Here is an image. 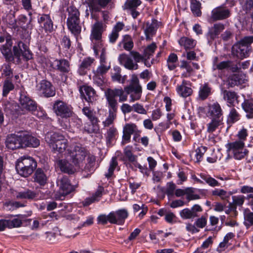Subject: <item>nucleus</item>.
Instances as JSON below:
<instances>
[{
	"instance_id": "nucleus-30",
	"label": "nucleus",
	"mask_w": 253,
	"mask_h": 253,
	"mask_svg": "<svg viewBox=\"0 0 253 253\" xmlns=\"http://www.w3.org/2000/svg\"><path fill=\"white\" fill-rule=\"evenodd\" d=\"M115 221L114 224L121 225L124 223L125 220L127 217L128 213L127 210L122 209L114 212Z\"/></svg>"
},
{
	"instance_id": "nucleus-51",
	"label": "nucleus",
	"mask_w": 253,
	"mask_h": 253,
	"mask_svg": "<svg viewBox=\"0 0 253 253\" xmlns=\"http://www.w3.org/2000/svg\"><path fill=\"white\" fill-rule=\"evenodd\" d=\"M201 177L211 187H214L220 185V183L210 175L203 174L201 175Z\"/></svg>"
},
{
	"instance_id": "nucleus-27",
	"label": "nucleus",
	"mask_w": 253,
	"mask_h": 253,
	"mask_svg": "<svg viewBox=\"0 0 253 253\" xmlns=\"http://www.w3.org/2000/svg\"><path fill=\"white\" fill-rule=\"evenodd\" d=\"M86 158H87V162L84 166V165H83V169H80V170L91 173L95 170L94 166L95 165L96 158L94 155L90 154L89 152Z\"/></svg>"
},
{
	"instance_id": "nucleus-62",
	"label": "nucleus",
	"mask_w": 253,
	"mask_h": 253,
	"mask_svg": "<svg viewBox=\"0 0 253 253\" xmlns=\"http://www.w3.org/2000/svg\"><path fill=\"white\" fill-rule=\"evenodd\" d=\"M61 45L63 49L68 51L71 47V42L69 37L64 36L61 41Z\"/></svg>"
},
{
	"instance_id": "nucleus-63",
	"label": "nucleus",
	"mask_w": 253,
	"mask_h": 253,
	"mask_svg": "<svg viewBox=\"0 0 253 253\" xmlns=\"http://www.w3.org/2000/svg\"><path fill=\"white\" fill-rule=\"evenodd\" d=\"M211 88L208 83H205L202 85L200 88L199 95H209L211 93Z\"/></svg>"
},
{
	"instance_id": "nucleus-36",
	"label": "nucleus",
	"mask_w": 253,
	"mask_h": 253,
	"mask_svg": "<svg viewBox=\"0 0 253 253\" xmlns=\"http://www.w3.org/2000/svg\"><path fill=\"white\" fill-rule=\"evenodd\" d=\"M178 42L186 50L192 49L196 45V42L194 40L186 37L181 38Z\"/></svg>"
},
{
	"instance_id": "nucleus-59",
	"label": "nucleus",
	"mask_w": 253,
	"mask_h": 253,
	"mask_svg": "<svg viewBox=\"0 0 253 253\" xmlns=\"http://www.w3.org/2000/svg\"><path fill=\"white\" fill-rule=\"evenodd\" d=\"M19 106L16 103H8L5 105V111L10 115H15L16 111L18 110Z\"/></svg>"
},
{
	"instance_id": "nucleus-37",
	"label": "nucleus",
	"mask_w": 253,
	"mask_h": 253,
	"mask_svg": "<svg viewBox=\"0 0 253 253\" xmlns=\"http://www.w3.org/2000/svg\"><path fill=\"white\" fill-rule=\"evenodd\" d=\"M10 46L5 44L3 45L0 48L1 52L7 62H13L14 60L15 57L12 54Z\"/></svg>"
},
{
	"instance_id": "nucleus-18",
	"label": "nucleus",
	"mask_w": 253,
	"mask_h": 253,
	"mask_svg": "<svg viewBox=\"0 0 253 253\" xmlns=\"http://www.w3.org/2000/svg\"><path fill=\"white\" fill-rule=\"evenodd\" d=\"M118 59L120 63L128 70H137L138 68V64L134 63L132 59L126 53L120 54Z\"/></svg>"
},
{
	"instance_id": "nucleus-39",
	"label": "nucleus",
	"mask_w": 253,
	"mask_h": 253,
	"mask_svg": "<svg viewBox=\"0 0 253 253\" xmlns=\"http://www.w3.org/2000/svg\"><path fill=\"white\" fill-rule=\"evenodd\" d=\"M244 81V79L242 75L240 74H234L229 78L228 84L230 86L232 87L243 83Z\"/></svg>"
},
{
	"instance_id": "nucleus-40",
	"label": "nucleus",
	"mask_w": 253,
	"mask_h": 253,
	"mask_svg": "<svg viewBox=\"0 0 253 253\" xmlns=\"http://www.w3.org/2000/svg\"><path fill=\"white\" fill-rule=\"evenodd\" d=\"M37 196L35 192L29 189H25L23 191L19 192L17 193L16 197L18 199H33Z\"/></svg>"
},
{
	"instance_id": "nucleus-12",
	"label": "nucleus",
	"mask_w": 253,
	"mask_h": 253,
	"mask_svg": "<svg viewBox=\"0 0 253 253\" xmlns=\"http://www.w3.org/2000/svg\"><path fill=\"white\" fill-rule=\"evenodd\" d=\"M101 22H95L92 27L90 39L92 42H102V35L104 32Z\"/></svg>"
},
{
	"instance_id": "nucleus-28",
	"label": "nucleus",
	"mask_w": 253,
	"mask_h": 253,
	"mask_svg": "<svg viewBox=\"0 0 253 253\" xmlns=\"http://www.w3.org/2000/svg\"><path fill=\"white\" fill-rule=\"evenodd\" d=\"M94 61V59L88 57L85 58L81 63L78 69V72L81 75L86 74L87 70L89 69L92 63Z\"/></svg>"
},
{
	"instance_id": "nucleus-43",
	"label": "nucleus",
	"mask_w": 253,
	"mask_h": 253,
	"mask_svg": "<svg viewBox=\"0 0 253 253\" xmlns=\"http://www.w3.org/2000/svg\"><path fill=\"white\" fill-rule=\"evenodd\" d=\"M186 84V82L183 81L182 84L177 87V92L180 95H191L192 94V89L190 87L187 86Z\"/></svg>"
},
{
	"instance_id": "nucleus-54",
	"label": "nucleus",
	"mask_w": 253,
	"mask_h": 253,
	"mask_svg": "<svg viewBox=\"0 0 253 253\" xmlns=\"http://www.w3.org/2000/svg\"><path fill=\"white\" fill-rule=\"evenodd\" d=\"M117 117V113L113 112L111 111H109V115L104 122L103 124L104 127H108L114 123V120Z\"/></svg>"
},
{
	"instance_id": "nucleus-34",
	"label": "nucleus",
	"mask_w": 253,
	"mask_h": 253,
	"mask_svg": "<svg viewBox=\"0 0 253 253\" xmlns=\"http://www.w3.org/2000/svg\"><path fill=\"white\" fill-rule=\"evenodd\" d=\"M115 215L114 214V211L111 212L108 215L106 214H100L99 215L97 218V222L98 224H101L102 225L106 224L108 222L111 224H114V223H116L115 221Z\"/></svg>"
},
{
	"instance_id": "nucleus-45",
	"label": "nucleus",
	"mask_w": 253,
	"mask_h": 253,
	"mask_svg": "<svg viewBox=\"0 0 253 253\" xmlns=\"http://www.w3.org/2000/svg\"><path fill=\"white\" fill-rule=\"evenodd\" d=\"M68 12L67 19H77L80 18V13L74 5H70L67 9Z\"/></svg>"
},
{
	"instance_id": "nucleus-29",
	"label": "nucleus",
	"mask_w": 253,
	"mask_h": 253,
	"mask_svg": "<svg viewBox=\"0 0 253 253\" xmlns=\"http://www.w3.org/2000/svg\"><path fill=\"white\" fill-rule=\"evenodd\" d=\"M242 106L246 113V117L249 119H253V99H245Z\"/></svg>"
},
{
	"instance_id": "nucleus-10",
	"label": "nucleus",
	"mask_w": 253,
	"mask_h": 253,
	"mask_svg": "<svg viewBox=\"0 0 253 253\" xmlns=\"http://www.w3.org/2000/svg\"><path fill=\"white\" fill-rule=\"evenodd\" d=\"M58 184L60 190L62 191V195L59 198L62 200V197H64L65 195H68L75 190L76 187L71 184L68 177L64 176L58 180Z\"/></svg>"
},
{
	"instance_id": "nucleus-44",
	"label": "nucleus",
	"mask_w": 253,
	"mask_h": 253,
	"mask_svg": "<svg viewBox=\"0 0 253 253\" xmlns=\"http://www.w3.org/2000/svg\"><path fill=\"white\" fill-rule=\"evenodd\" d=\"M222 119H212L211 122L207 125V131L212 133L221 124Z\"/></svg>"
},
{
	"instance_id": "nucleus-60",
	"label": "nucleus",
	"mask_w": 253,
	"mask_h": 253,
	"mask_svg": "<svg viewBox=\"0 0 253 253\" xmlns=\"http://www.w3.org/2000/svg\"><path fill=\"white\" fill-rule=\"evenodd\" d=\"M110 68V65L107 66L106 64L100 63V65L97 68L96 71L97 76H102L106 74Z\"/></svg>"
},
{
	"instance_id": "nucleus-22",
	"label": "nucleus",
	"mask_w": 253,
	"mask_h": 253,
	"mask_svg": "<svg viewBox=\"0 0 253 253\" xmlns=\"http://www.w3.org/2000/svg\"><path fill=\"white\" fill-rule=\"evenodd\" d=\"M39 89L43 95H55V87L47 81L43 80L41 82Z\"/></svg>"
},
{
	"instance_id": "nucleus-56",
	"label": "nucleus",
	"mask_w": 253,
	"mask_h": 253,
	"mask_svg": "<svg viewBox=\"0 0 253 253\" xmlns=\"http://www.w3.org/2000/svg\"><path fill=\"white\" fill-rule=\"evenodd\" d=\"M82 111L84 114L88 118L90 122H95L96 121L98 120L94 113L87 107H84Z\"/></svg>"
},
{
	"instance_id": "nucleus-32",
	"label": "nucleus",
	"mask_w": 253,
	"mask_h": 253,
	"mask_svg": "<svg viewBox=\"0 0 253 253\" xmlns=\"http://www.w3.org/2000/svg\"><path fill=\"white\" fill-rule=\"evenodd\" d=\"M244 215V225L247 229H249L253 226V211H251L250 209L246 208L243 211Z\"/></svg>"
},
{
	"instance_id": "nucleus-52",
	"label": "nucleus",
	"mask_w": 253,
	"mask_h": 253,
	"mask_svg": "<svg viewBox=\"0 0 253 253\" xmlns=\"http://www.w3.org/2000/svg\"><path fill=\"white\" fill-rule=\"evenodd\" d=\"M232 202L230 203L237 209V207H242L245 201V197L244 195L233 196L232 197Z\"/></svg>"
},
{
	"instance_id": "nucleus-16",
	"label": "nucleus",
	"mask_w": 253,
	"mask_h": 253,
	"mask_svg": "<svg viewBox=\"0 0 253 253\" xmlns=\"http://www.w3.org/2000/svg\"><path fill=\"white\" fill-rule=\"evenodd\" d=\"M125 91L128 94L132 93L135 94H141L142 87L136 75H133L132 76L130 84L128 86L125 87Z\"/></svg>"
},
{
	"instance_id": "nucleus-33",
	"label": "nucleus",
	"mask_w": 253,
	"mask_h": 253,
	"mask_svg": "<svg viewBox=\"0 0 253 253\" xmlns=\"http://www.w3.org/2000/svg\"><path fill=\"white\" fill-rule=\"evenodd\" d=\"M34 181L38 183L41 185H44L47 181V176L42 169H38L34 175Z\"/></svg>"
},
{
	"instance_id": "nucleus-26",
	"label": "nucleus",
	"mask_w": 253,
	"mask_h": 253,
	"mask_svg": "<svg viewBox=\"0 0 253 253\" xmlns=\"http://www.w3.org/2000/svg\"><path fill=\"white\" fill-rule=\"evenodd\" d=\"M157 28L158 23L157 20L156 19H152L151 23L147 22L146 23V29H145L144 33L147 40L151 39V37L155 33Z\"/></svg>"
},
{
	"instance_id": "nucleus-14",
	"label": "nucleus",
	"mask_w": 253,
	"mask_h": 253,
	"mask_svg": "<svg viewBox=\"0 0 253 253\" xmlns=\"http://www.w3.org/2000/svg\"><path fill=\"white\" fill-rule=\"evenodd\" d=\"M250 51V48L237 42L232 46L231 52L234 57L243 59L249 56Z\"/></svg>"
},
{
	"instance_id": "nucleus-53",
	"label": "nucleus",
	"mask_w": 253,
	"mask_h": 253,
	"mask_svg": "<svg viewBox=\"0 0 253 253\" xmlns=\"http://www.w3.org/2000/svg\"><path fill=\"white\" fill-rule=\"evenodd\" d=\"M118 166V162L116 157H113L110 163L108 171L105 175L107 178H110L113 174L114 171Z\"/></svg>"
},
{
	"instance_id": "nucleus-20",
	"label": "nucleus",
	"mask_w": 253,
	"mask_h": 253,
	"mask_svg": "<svg viewBox=\"0 0 253 253\" xmlns=\"http://www.w3.org/2000/svg\"><path fill=\"white\" fill-rule=\"evenodd\" d=\"M19 101L21 107L27 110L34 111L37 109V103L28 96H20Z\"/></svg>"
},
{
	"instance_id": "nucleus-13",
	"label": "nucleus",
	"mask_w": 253,
	"mask_h": 253,
	"mask_svg": "<svg viewBox=\"0 0 253 253\" xmlns=\"http://www.w3.org/2000/svg\"><path fill=\"white\" fill-rule=\"evenodd\" d=\"M231 13L230 10L224 6H218L211 11V19L212 21L223 20L229 18Z\"/></svg>"
},
{
	"instance_id": "nucleus-24",
	"label": "nucleus",
	"mask_w": 253,
	"mask_h": 253,
	"mask_svg": "<svg viewBox=\"0 0 253 253\" xmlns=\"http://www.w3.org/2000/svg\"><path fill=\"white\" fill-rule=\"evenodd\" d=\"M125 26L123 22H117L114 26L111 33L109 35V41L111 43L116 42L119 36V32L122 31Z\"/></svg>"
},
{
	"instance_id": "nucleus-17",
	"label": "nucleus",
	"mask_w": 253,
	"mask_h": 253,
	"mask_svg": "<svg viewBox=\"0 0 253 253\" xmlns=\"http://www.w3.org/2000/svg\"><path fill=\"white\" fill-rule=\"evenodd\" d=\"M57 164L61 170L64 173L73 174L75 171L80 170L73 164L65 159L59 160Z\"/></svg>"
},
{
	"instance_id": "nucleus-11",
	"label": "nucleus",
	"mask_w": 253,
	"mask_h": 253,
	"mask_svg": "<svg viewBox=\"0 0 253 253\" xmlns=\"http://www.w3.org/2000/svg\"><path fill=\"white\" fill-rule=\"evenodd\" d=\"M203 211L202 208L199 205H194L191 209L185 208L180 212V215L182 219H193L199 216V213Z\"/></svg>"
},
{
	"instance_id": "nucleus-1",
	"label": "nucleus",
	"mask_w": 253,
	"mask_h": 253,
	"mask_svg": "<svg viewBox=\"0 0 253 253\" xmlns=\"http://www.w3.org/2000/svg\"><path fill=\"white\" fill-rule=\"evenodd\" d=\"M69 161L77 168L83 169L85 158L89 154V151L80 143H76L67 150Z\"/></svg>"
},
{
	"instance_id": "nucleus-25",
	"label": "nucleus",
	"mask_w": 253,
	"mask_h": 253,
	"mask_svg": "<svg viewBox=\"0 0 253 253\" xmlns=\"http://www.w3.org/2000/svg\"><path fill=\"white\" fill-rule=\"evenodd\" d=\"M24 132L25 148L31 147L36 148L40 145V140L27 132Z\"/></svg>"
},
{
	"instance_id": "nucleus-42",
	"label": "nucleus",
	"mask_w": 253,
	"mask_h": 253,
	"mask_svg": "<svg viewBox=\"0 0 253 253\" xmlns=\"http://www.w3.org/2000/svg\"><path fill=\"white\" fill-rule=\"evenodd\" d=\"M117 133V128L114 126L108 129L106 135L107 143L111 144L112 142L116 139Z\"/></svg>"
},
{
	"instance_id": "nucleus-15",
	"label": "nucleus",
	"mask_w": 253,
	"mask_h": 253,
	"mask_svg": "<svg viewBox=\"0 0 253 253\" xmlns=\"http://www.w3.org/2000/svg\"><path fill=\"white\" fill-rule=\"evenodd\" d=\"M38 21L40 26L46 33H51L53 30V23L49 14L40 15Z\"/></svg>"
},
{
	"instance_id": "nucleus-61",
	"label": "nucleus",
	"mask_w": 253,
	"mask_h": 253,
	"mask_svg": "<svg viewBox=\"0 0 253 253\" xmlns=\"http://www.w3.org/2000/svg\"><path fill=\"white\" fill-rule=\"evenodd\" d=\"M14 89V85L10 80L4 81L3 86V95L7 94L10 90Z\"/></svg>"
},
{
	"instance_id": "nucleus-48",
	"label": "nucleus",
	"mask_w": 253,
	"mask_h": 253,
	"mask_svg": "<svg viewBox=\"0 0 253 253\" xmlns=\"http://www.w3.org/2000/svg\"><path fill=\"white\" fill-rule=\"evenodd\" d=\"M91 124H86L84 129L88 133H96L99 130L98 120L95 122H90Z\"/></svg>"
},
{
	"instance_id": "nucleus-55",
	"label": "nucleus",
	"mask_w": 253,
	"mask_h": 253,
	"mask_svg": "<svg viewBox=\"0 0 253 253\" xmlns=\"http://www.w3.org/2000/svg\"><path fill=\"white\" fill-rule=\"evenodd\" d=\"M79 91L81 95H94L95 94L94 89L90 86L87 85H83L79 88Z\"/></svg>"
},
{
	"instance_id": "nucleus-50",
	"label": "nucleus",
	"mask_w": 253,
	"mask_h": 253,
	"mask_svg": "<svg viewBox=\"0 0 253 253\" xmlns=\"http://www.w3.org/2000/svg\"><path fill=\"white\" fill-rule=\"evenodd\" d=\"M240 114L235 108H232L228 116L227 123L233 124L240 119Z\"/></svg>"
},
{
	"instance_id": "nucleus-41",
	"label": "nucleus",
	"mask_w": 253,
	"mask_h": 253,
	"mask_svg": "<svg viewBox=\"0 0 253 253\" xmlns=\"http://www.w3.org/2000/svg\"><path fill=\"white\" fill-rule=\"evenodd\" d=\"M157 48V46L155 42H152L151 44L147 45L143 51V55L145 60L149 59L152 56Z\"/></svg>"
},
{
	"instance_id": "nucleus-35",
	"label": "nucleus",
	"mask_w": 253,
	"mask_h": 253,
	"mask_svg": "<svg viewBox=\"0 0 253 253\" xmlns=\"http://www.w3.org/2000/svg\"><path fill=\"white\" fill-rule=\"evenodd\" d=\"M232 194L231 192H227L223 189L215 188L211 191L212 196L218 197L223 201H227Z\"/></svg>"
},
{
	"instance_id": "nucleus-46",
	"label": "nucleus",
	"mask_w": 253,
	"mask_h": 253,
	"mask_svg": "<svg viewBox=\"0 0 253 253\" xmlns=\"http://www.w3.org/2000/svg\"><path fill=\"white\" fill-rule=\"evenodd\" d=\"M191 10L193 14L196 16H200L202 12L200 10L201 3L197 0H191Z\"/></svg>"
},
{
	"instance_id": "nucleus-2",
	"label": "nucleus",
	"mask_w": 253,
	"mask_h": 253,
	"mask_svg": "<svg viewBox=\"0 0 253 253\" xmlns=\"http://www.w3.org/2000/svg\"><path fill=\"white\" fill-rule=\"evenodd\" d=\"M45 140L53 151L59 153H63L68 144V140L65 136L61 133L57 132L47 133Z\"/></svg>"
},
{
	"instance_id": "nucleus-47",
	"label": "nucleus",
	"mask_w": 253,
	"mask_h": 253,
	"mask_svg": "<svg viewBox=\"0 0 253 253\" xmlns=\"http://www.w3.org/2000/svg\"><path fill=\"white\" fill-rule=\"evenodd\" d=\"M116 96H106V99L108 101L110 109L109 111L117 113L118 110L117 100L115 99Z\"/></svg>"
},
{
	"instance_id": "nucleus-6",
	"label": "nucleus",
	"mask_w": 253,
	"mask_h": 253,
	"mask_svg": "<svg viewBox=\"0 0 253 253\" xmlns=\"http://www.w3.org/2000/svg\"><path fill=\"white\" fill-rule=\"evenodd\" d=\"M53 110L57 116L62 118H70L73 113L72 107L61 100H57L54 102Z\"/></svg>"
},
{
	"instance_id": "nucleus-9",
	"label": "nucleus",
	"mask_w": 253,
	"mask_h": 253,
	"mask_svg": "<svg viewBox=\"0 0 253 253\" xmlns=\"http://www.w3.org/2000/svg\"><path fill=\"white\" fill-rule=\"evenodd\" d=\"M224 24L221 23L214 24L209 28L208 32L206 34L208 43L211 44L214 40L218 37L220 33L224 30Z\"/></svg>"
},
{
	"instance_id": "nucleus-49",
	"label": "nucleus",
	"mask_w": 253,
	"mask_h": 253,
	"mask_svg": "<svg viewBox=\"0 0 253 253\" xmlns=\"http://www.w3.org/2000/svg\"><path fill=\"white\" fill-rule=\"evenodd\" d=\"M233 62L230 60L222 61L216 65V69L219 70H222L230 68L232 71H235L238 68L236 66L231 68Z\"/></svg>"
},
{
	"instance_id": "nucleus-64",
	"label": "nucleus",
	"mask_w": 253,
	"mask_h": 253,
	"mask_svg": "<svg viewBox=\"0 0 253 253\" xmlns=\"http://www.w3.org/2000/svg\"><path fill=\"white\" fill-rule=\"evenodd\" d=\"M194 223L197 228H203L207 225V218L204 216H202L201 217L197 218Z\"/></svg>"
},
{
	"instance_id": "nucleus-23",
	"label": "nucleus",
	"mask_w": 253,
	"mask_h": 253,
	"mask_svg": "<svg viewBox=\"0 0 253 253\" xmlns=\"http://www.w3.org/2000/svg\"><path fill=\"white\" fill-rule=\"evenodd\" d=\"M208 114L212 119H222V110L218 103H214L209 106Z\"/></svg>"
},
{
	"instance_id": "nucleus-58",
	"label": "nucleus",
	"mask_w": 253,
	"mask_h": 253,
	"mask_svg": "<svg viewBox=\"0 0 253 253\" xmlns=\"http://www.w3.org/2000/svg\"><path fill=\"white\" fill-rule=\"evenodd\" d=\"M241 45L251 49V45L253 43V36H246L238 42Z\"/></svg>"
},
{
	"instance_id": "nucleus-7",
	"label": "nucleus",
	"mask_w": 253,
	"mask_h": 253,
	"mask_svg": "<svg viewBox=\"0 0 253 253\" xmlns=\"http://www.w3.org/2000/svg\"><path fill=\"white\" fill-rule=\"evenodd\" d=\"M245 143L242 140L236 141L228 144V151L231 152L236 159L241 160L248 152L244 149Z\"/></svg>"
},
{
	"instance_id": "nucleus-19",
	"label": "nucleus",
	"mask_w": 253,
	"mask_h": 253,
	"mask_svg": "<svg viewBox=\"0 0 253 253\" xmlns=\"http://www.w3.org/2000/svg\"><path fill=\"white\" fill-rule=\"evenodd\" d=\"M67 25L70 32L75 36H78L81 32V25L80 18L67 19Z\"/></svg>"
},
{
	"instance_id": "nucleus-4",
	"label": "nucleus",
	"mask_w": 253,
	"mask_h": 253,
	"mask_svg": "<svg viewBox=\"0 0 253 253\" xmlns=\"http://www.w3.org/2000/svg\"><path fill=\"white\" fill-rule=\"evenodd\" d=\"M13 52L18 64L22 63V60L27 62L33 59V53L27 45L22 42H19L18 46L13 47Z\"/></svg>"
},
{
	"instance_id": "nucleus-5",
	"label": "nucleus",
	"mask_w": 253,
	"mask_h": 253,
	"mask_svg": "<svg viewBox=\"0 0 253 253\" xmlns=\"http://www.w3.org/2000/svg\"><path fill=\"white\" fill-rule=\"evenodd\" d=\"M5 143L6 147L12 150L25 148L24 132L7 135Z\"/></svg>"
},
{
	"instance_id": "nucleus-8",
	"label": "nucleus",
	"mask_w": 253,
	"mask_h": 253,
	"mask_svg": "<svg viewBox=\"0 0 253 253\" xmlns=\"http://www.w3.org/2000/svg\"><path fill=\"white\" fill-rule=\"evenodd\" d=\"M50 66L54 70L60 73L61 75H65L71 71L70 63L65 59H56L50 65Z\"/></svg>"
},
{
	"instance_id": "nucleus-38",
	"label": "nucleus",
	"mask_w": 253,
	"mask_h": 253,
	"mask_svg": "<svg viewBox=\"0 0 253 253\" xmlns=\"http://www.w3.org/2000/svg\"><path fill=\"white\" fill-rule=\"evenodd\" d=\"M180 68L181 69H185L186 71L182 74V77L188 78L191 76L192 73L194 72V70L191 66V62L185 60H182L180 62Z\"/></svg>"
},
{
	"instance_id": "nucleus-21",
	"label": "nucleus",
	"mask_w": 253,
	"mask_h": 253,
	"mask_svg": "<svg viewBox=\"0 0 253 253\" xmlns=\"http://www.w3.org/2000/svg\"><path fill=\"white\" fill-rule=\"evenodd\" d=\"M112 0H90L89 8L94 12H99L101 8H105Z\"/></svg>"
},
{
	"instance_id": "nucleus-31",
	"label": "nucleus",
	"mask_w": 253,
	"mask_h": 253,
	"mask_svg": "<svg viewBox=\"0 0 253 253\" xmlns=\"http://www.w3.org/2000/svg\"><path fill=\"white\" fill-rule=\"evenodd\" d=\"M122 45L125 50L130 51L134 46V43L131 37L129 35H124L122 41L120 42L119 46Z\"/></svg>"
},
{
	"instance_id": "nucleus-57",
	"label": "nucleus",
	"mask_w": 253,
	"mask_h": 253,
	"mask_svg": "<svg viewBox=\"0 0 253 253\" xmlns=\"http://www.w3.org/2000/svg\"><path fill=\"white\" fill-rule=\"evenodd\" d=\"M7 226L9 228L19 227L22 224V221L18 218H14L12 219L6 220Z\"/></svg>"
},
{
	"instance_id": "nucleus-3",
	"label": "nucleus",
	"mask_w": 253,
	"mask_h": 253,
	"mask_svg": "<svg viewBox=\"0 0 253 253\" xmlns=\"http://www.w3.org/2000/svg\"><path fill=\"white\" fill-rule=\"evenodd\" d=\"M37 166V162L33 158L23 156L17 160L15 167L20 175L26 177L33 172Z\"/></svg>"
}]
</instances>
